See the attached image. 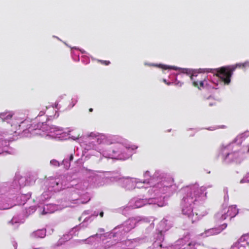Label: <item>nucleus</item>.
I'll list each match as a JSON object with an SVG mask.
<instances>
[{
  "label": "nucleus",
  "instance_id": "nucleus-18",
  "mask_svg": "<svg viewBox=\"0 0 249 249\" xmlns=\"http://www.w3.org/2000/svg\"><path fill=\"white\" fill-rule=\"evenodd\" d=\"M56 185H58V182H56Z\"/></svg>",
  "mask_w": 249,
  "mask_h": 249
},
{
  "label": "nucleus",
  "instance_id": "nucleus-12",
  "mask_svg": "<svg viewBox=\"0 0 249 249\" xmlns=\"http://www.w3.org/2000/svg\"><path fill=\"white\" fill-rule=\"evenodd\" d=\"M73 155H72V154H71V155H70V161H71V160H73Z\"/></svg>",
  "mask_w": 249,
  "mask_h": 249
},
{
  "label": "nucleus",
  "instance_id": "nucleus-4",
  "mask_svg": "<svg viewBox=\"0 0 249 249\" xmlns=\"http://www.w3.org/2000/svg\"><path fill=\"white\" fill-rule=\"evenodd\" d=\"M227 227V224L226 223L223 224L217 227L205 230L204 234L207 236L216 235L220 233L224 230Z\"/></svg>",
  "mask_w": 249,
  "mask_h": 249
},
{
  "label": "nucleus",
  "instance_id": "nucleus-13",
  "mask_svg": "<svg viewBox=\"0 0 249 249\" xmlns=\"http://www.w3.org/2000/svg\"><path fill=\"white\" fill-rule=\"evenodd\" d=\"M103 215H104V213L103 212H101L100 213V216L102 217L103 216Z\"/></svg>",
  "mask_w": 249,
  "mask_h": 249
},
{
  "label": "nucleus",
  "instance_id": "nucleus-9",
  "mask_svg": "<svg viewBox=\"0 0 249 249\" xmlns=\"http://www.w3.org/2000/svg\"><path fill=\"white\" fill-rule=\"evenodd\" d=\"M182 73H186L188 75H190L194 72L192 71L191 70L188 69H183L182 71Z\"/></svg>",
  "mask_w": 249,
  "mask_h": 249
},
{
  "label": "nucleus",
  "instance_id": "nucleus-3",
  "mask_svg": "<svg viewBox=\"0 0 249 249\" xmlns=\"http://www.w3.org/2000/svg\"><path fill=\"white\" fill-rule=\"evenodd\" d=\"M238 213V210L235 205H232L228 208L226 213L225 211L218 212L215 215V218L217 221L224 220L227 217L232 218L235 217Z\"/></svg>",
  "mask_w": 249,
  "mask_h": 249
},
{
  "label": "nucleus",
  "instance_id": "nucleus-2",
  "mask_svg": "<svg viewBox=\"0 0 249 249\" xmlns=\"http://www.w3.org/2000/svg\"><path fill=\"white\" fill-rule=\"evenodd\" d=\"M207 78V76L205 73L196 71L190 75V79L193 81V85L198 89L204 88Z\"/></svg>",
  "mask_w": 249,
  "mask_h": 249
},
{
  "label": "nucleus",
  "instance_id": "nucleus-8",
  "mask_svg": "<svg viewBox=\"0 0 249 249\" xmlns=\"http://www.w3.org/2000/svg\"><path fill=\"white\" fill-rule=\"evenodd\" d=\"M158 67L161 68L162 69H165V70H167V69L176 70L177 69V68L175 66H169L163 65H159Z\"/></svg>",
  "mask_w": 249,
  "mask_h": 249
},
{
  "label": "nucleus",
  "instance_id": "nucleus-5",
  "mask_svg": "<svg viewBox=\"0 0 249 249\" xmlns=\"http://www.w3.org/2000/svg\"><path fill=\"white\" fill-rule=\"evenodd\" d=\"M240 246L246 249H249V235L248 234L242 236L238 241Z\"/></svg>",
  "mask_w": 249,
  "mask_h": 249
},
{
  "label": "nucleus",
  "instance_id": "nucleus-1",
  "mask_svg": "<svg viewBox=\"0 0 249 249\" xmlns=\"http://www.w3.org/2000/svg\"><path fill=\"white\" fill-rule=\"evenodd\" d=\"M247 66H249V62L237 64L235 67H223L215 70L216 75L220 78L225 84L228 85L231 82V78L236 68H245Z\"/></svg>",
  "mask_w": 249,
  "mask_h": 249
},
{
  "label": "nucleus",
  "instance_id": "nucleus-10",
  "mask_svg": "<svg viewBox=\"0 0 249 249\" xmlns=\"http://www.w3.org/2000/svg\"><path fill=\"white\" fill-rule=\"evenodd\" d=\"M98 133H94V132H91L89 135V138H96L97 135H98Z\"/></svg>",
  "mask_w": 249,
  "mask_h": 249
},
{
  "label": "nucleus",
  "instance_id": "nucleus-6",
  "mask_svg": "<svg viewBox=\"0 0 249 249\" xmlns=\"http://www.w3.org/2000/svg\"><path fill=\"white\" fill-rule=\"evenodd\" d=\"M13 113L11 112H3L0 113V118L2 122H6L8 123H12V117Z\"/></svg>",
  "mask_w": 249,
  "mask_h": 249
},
{
  "label": "nucleus",
  "instance_id": "nucleus-7",
  "mask_svg": "<svg viewBox=\"0 0 249 249\" xmlns=\"http://www.w3.org/2000/svg\"><path fill=\"white\" fill-rule=\"evenodd\" d=\"M95 138L96 139L97 142L99 144L103 142L104 140L106 139V136L103 134L99 133Z\"/></svg>",
  "mask_w": 249,
  "mask_h": 249
},
{
  "label": "nucleus",
  "instance_id": "nucleus-15",
  "mask_svg": "<svg viewBox=\"0 0 249 249\" xmlns=\"http://www.w3.org/2000/svg\"><path fill=\"white\" fill-rule=\"evenodd\" d=\"M89 111L90 112H92L93 111V109L92 108H89Z\"/></svg>",
  "mask_w": 249,
  "mask_h": 249
},
{
  "label": "nucleus",
  "instance_id": "nucleus-11",
  "mask_svg": "<svg viewBox=\"0 0 249 249\" xmlns=\"http://www.w3.org/2000/svg\"><path fill=\"white\" fill-rule=\"evenodd\" d=\"M102 64L105 65H108L110 62L109 61H105V60H101L100 61Z\"/></svg>",
  "mask_w": 249,
  "mask_h": 249
},
{
  "label": "nucleus",
  "instance_id": "nucleus-14",
  "mask_svg": "<svg viewBox=\"0 0 249 249\" xmlns=\"http://www.w3.org/2000/svg\"><path fill=\"white\" fill-rule=\"evenodd\" d=\"M163 82H164L165 83H166L167 85H170V83H167V82H166V80L165 79H163Z\"/></svg>",
  "mask_w": 249,
  "mask_h": 249
},
{
  "label": "nucleus",
  "instance_id": "nucleus-19",
  "mask_svg": "<svg viewBox=\"0 0 249 249\" xmlns=\"http://www.w3.org/2000/svg\"><path fill=\"white\" fill-rule=\"evenodd\" d=\"M210 106H212V104H210L209 105Z\"/></svg>",
  "mask_w": 249,
  "mask_h": 249
},
{
  "label": "nucleus",
  "instance_id": "nucleus-16",
  "mask_svg": "<svg viewBox=\"0 0 249 249\" xmlns=\"http://www.w3.org/2000/svg\"><path fill=\"white\" fill-rule=\"evenodd\" d=\"M34 249H44V248L42 247H39V248H35Z\"/></svg>",
  "mask_w": 249,
  "mask_h": 249
},
{
  "label": "nucleus",
  "instance_id": "nucleus-17",
  "mask_svg": "<svg viewBox=\"0 0 249 249\" xmlns=\"http://www.w3.org/2000/svg\"><path fill=\"white\" fill-rule=\"evenodd\" d=\"M13 131L14 132H16V130H13Z\"/></svg>",
  "mask_w": 249,
  "mask_h": 249
}]
</instances>
